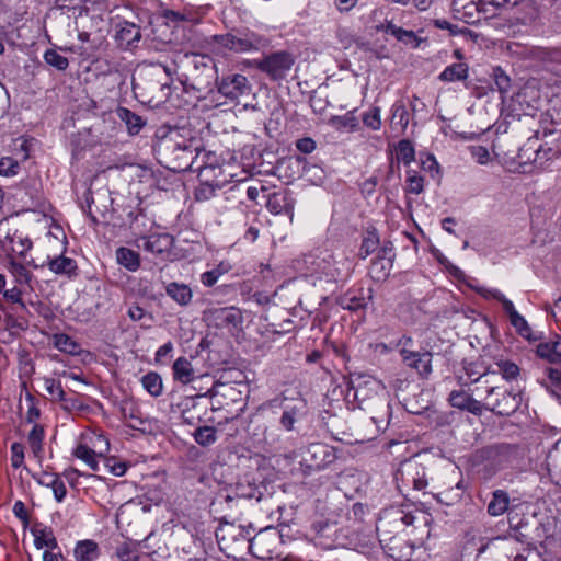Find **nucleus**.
I'll list each match as a JSON object with an SVG mask.
<instances>
[{"label":"nucleus","instance_id":"25","mask_svg":"<svg viewBox=\"0 0 561 561\" xmlns=\"http://www.w3.org/2000/svg\"><path fill=\"white\" fill-rule=\"evenodd\" d=\"M115 255L117 263L130 272L137 271L140 266V256L138 252L129 248H118L115 252Z\"/></svg>","mask_w":561,"mask_h":561},{"label":"nucleus","instance_id":"10","mask_svg":"<svg viewBox=\"0 0 561 561\" xmlns=\"http://www.w3.org/2000/svg\"><path fill=\"white\" fill-rule=\"evenodd\" d=\"M217 89L226 99L237 101L240 96L249 95L252 91V85L245 76L229 73L217 80Z\"/></svg>","mask_w":561,"mask_h":561},{"label":"nucleus","instance_id":"43","mask_svg":"<svg viewBox=\"0 0 561 561\" xmlns=\"http://www.w3.org/2000/svg\"><path fill=\"white\" fill-rule=\"evenodd\" d=\"M228 272V268L225 267L222 263L217 265L215 268L204 272L201 275V282L204 286L211 287L214 286L219 277Z\"/></svg>","mask_w":561,"mask_h":561},{"label":"nucleus","instance_id":"45","mask_svg":"<svg viewBox=\"0 0 561 561\" xmlns=\"http://www.w3.org/2000/svg\"><path fill=\"white\" fill-rule=\"evenodd\" d=\"M363 123L371 130H378L381 126L380 108L375 106L363 114Z\"/></svg>","mask_w":561,"mask_h":561},{"label":"nucleus","instance_id":"44","mask_svg":"<svg viewBox=\"0 0 561 561\" xmlns=\"http://www.w3.org/2000/svg\"><path fill=\"white\" fill-rule=\"evenodd\" d=\"M116 556L122 561H139V553L136 546L127 542L117 547Z\"/></svg>","mask_w":561,"mask_h":561},{"label":"nucleus","instance_id":"8","mask_svg":"<svg viewBox=\"0 0 561 561\" xmlns=\"http://www.w3.org/2000/svg\"><path fill=\"white\" fill-rule=\"evenodd\" d=\"M198 171L199 185L195 190V198L198 202H205L216 195V192L224 186L225 181L218 180L222 173L219 167L196 165Z\"/></svg>","mask_w":561,"mask_h":561},{"label":"nucleus","instance_id":"24","mask_svg":"<svg viewBox=\"0 0 561 561\" xmlns=\"http://www.w3.org/2000/svg\"><path fill=\"white\" fill-rule=\"evenodd\" d=\"M309 453L314 459H320V461H316L314 463L318 468L325 467L336 458L334 449L322 443L312 444L309 448Z\"/></svg>","mask_w":561,"mask_h":561},{"label":"nucleus","instance_id":"33","mask_svg":"<svg viewBox=\"0 0 561 561\" xmlns=\"http://www.w3.org/2000/svg\"><path fill=\"white\" fill-rule=\"evenodd\" d=\"M77 561H94L99 557V546L93 540L79 541L75 548Z\"/></svg>","mask_w":561,"mask_h":561},{"label":"nucleus","instance_id":"52","mask_svg":"<svg viewBox=\"0 0 561 561\" xmlns=\"http://www.w3.org/2000/svg\"><path fill=\"white\" fill-rule=\"evenodd\" d=\"M55 345L62 352H67L70 354L76 353V348L78 347L77 343L66 334H57L55 335Z\"/></svg>","mask_w":561,"mask_h":561},{"label":"nucleus","instance_id":"29","mask_svg":"<svg viewBox=\"0 0 561 561\" xmlns=\"http://www.w3.org/2000/svg\"><path fill=\"white\" fill-rule=\"evenodd\" d=\"M32 533L34 536V546L37 549L46 547L53 550L58 548L57 539L50 527L34 528Z\"/></svg>","mask_w":561,"mask_h":561},{"label":"nucleus","instance_id":"16","mask_svg":"<svg viewBox=\"0 0 561 561\" xmlns=\"http://www.w3.org/2000/svg\"><path fill=\"white\" fill-rule=\"evenodd\" d=\"M454 12L467 24H476L481 20V12L474 1L457 0L454 2Z\"/></svg>","mask_w":561,"mask_h":561},{"label":"nucleus","instance_id":"9","mask_svg":"<svg viewBox=\"0 0 561 561\" xmlns=\"http://www.w3.org/2000/svg\"><path fill=\"white\" fill-rule=\"evenodd\" d=\"M394 479L401 492L402 486H412L416 491H422L427 485L424 466L413 460L401 463L396 472Z\"/></svg>","mask_w":561,"mask_h":561},{"label":"nucleus","instance_id":"2","mask_svg":"<svg viewBox=\"0 0 561 561\" xmlns=\"http://www.w3.org/2000/svg\"><path fill=\"white\" fill-rule=\"evenodd\" d=\"M353 397L362 410L368 411L378 431H385L390 422L391 407L385 386L373 377L358 376L351 379Z\"/></svg>","mask_w":561,"mask_h":561},{"label":"nucleus","instance_id":"5","mask_svg":"<svg viewBox=\"0 0 561 561\" xmlns=\"http://www.w3.org/2000/svg\"><path fill=\"white\" fill-rule=\"evenodd\" d=\"M214 42L234 53L259 50L267 45V39L252 32L228 33L213 36Z\"/></svg>","mask_w":561,"mask_h":561},{"label":"nucleus","instance_id":"54","mask_svg":"<svg viewBox=\"0 0 561 561\" xmlns=\"http://www.w3.org/2000/svg\"><path fill=\"white\" fill-rule=\"evenodd\" d=\"M10 449L12 467L20 468L24 462V446L21 443H13Z\"/></svg>","mask_w":561,"mask_h":561},{"label":"nucleus","instance_id":"56","mask_svg":"<svg viewBox=\"0 0 561 561\" xmlns=\"http://www.w3.org/2000/svg\"><path fill=\"white\" fill-rule=\"evenodd\" d=\"M21 245L23 247V249L18 253V255L21 259V261L24 262L26 267L31 266L33 268H43L44 266H46V261L38 264L35 262L34 259L25 260V252L30 250L32 247V242L30 240H26L25 242L21 241Z\"/></svg>","mask_w":561,"mask_h":561},{"label":"nucleus","instance_id":"30","mask_svg":"<svg viewBox=\"0 0 561 561\" xmlns=\"http://www.w3.org/2000/svg\"><path fill=\"white\" fill-rule=\"evenodd\" d=\"M167 294L179 305L186 306L192 300V290L191 288L185 284H179V283H170L165 287Z\"/></svg>","mask_w":561,"mask_h":561},{"label":"nucleus","instance_id":"36","mask_svg":"<svg viewBox=\"0 0 561 561\" xmlns=\"http://www.w3.org/2000/svg\"><path fill=\"white\" fill-rule=\"evenodd\" d=\"M44 427L39 424H34L28 433V444L35 457L41 458L43 453Z\"/></svg>","mask_w":561,"mask_h":561},{"label":"nucleus","instance_id":"64","mask_svg":"<svg viewBox=\"0 0 561 561\" xmlns=\"http://www.w3.org/2000/svg\"><path fill=\"white\" fill-rule=\"evenodd\" d=\"M296 147L302 153H311L316 149V142L313 139L306 137L298 139Z\"/></svg>","mask_w":561,"mask_h":561},{"label":"nucleus","instance_id":"22","mask_svg":"<svg viewBox=\"0 0 561 561\" xmlns=\"http://www.w3.org/2000/svg\"><path fill=\"white\" fill-rule=\"evenodd\" d=\"M116 115L125 124L130 135L139 134L141 128L145 126L142 117L126 107H118L116 110Z\"/></svg>","mask_w":561,"mask_h":561},{"label":"nucleus","instance_id":"14","mask_svg":"<svg viewBox=\"0 0 561 561\" xmlns=\"http://www.w3.org/2000/svg\"><path fill=\"white\" fill-rule=\"evenodd\" d=\"M283 409L279 423L286 431H293L295 423L306 414L307 402L302 398L293 399L285 403Z\"/></svg>","mask_w":561,"mask_h":561},{"label":"nucleus","instance_id":"15","mask_svg":"<svg viewBox=\"0 0 561 561\" xmlns=\"http://www.w3.org/2000/svg\"><path fill=\"white\" fill-rule=\"evenodd\" d=\"M414 522V516L411 514H403L402 510L394 508L386 511L383 516L379 519L377 531L389 533L388 528L391 524L394 526V533L402 529V525L410 526Z\"/></svg>","mask_w":561,"mask_h":561},{"label":"nucleus","instance_id":"59","mask_svg":"<svg viewBox=\"0 0 561 561\" xmlns=\"http://www.w3.org/2000/svg\"><path fill=\"white\" fill-rule=\"evenodd\" d=\"M467 407L463 411L470 412L473 415L480 416L484 410H486V400L484 402H481L474 398H470L469 402H467Z\"/></svg>","mask_w":561,"mask_h":561},{"label":"nucleus","instance_id":"3","mask_svg":"<svg viewBox=\"0 0 561 561\" xmlns=\"http://www.w3.org/2000/svg\"><path fill=\"white\" fill-rule=\"evenodd\" d=\"M486 410L497 415L508 416L520 405L522 398L504 387H485Z\"/></svg>","mask_w":561,"mask_h":561},{"label":"nucleus","instance_id":"57","mask_svg":"<svg viewBox=\"0 0 561 561\" xmlns=\"http://www.w3.org/2000/svg\"><path fill=\"white\" fill-rule=\"evenodd\" d=\"M470 153L472 158L481 165L486 164L490 161V152L483 146H471Z\"/></svg>","mask_w":561,"mask_h":561},{"label":"nucleus","instance_id":"62","mask_svg":"<svg viewBox=\"0 0 561 561\" xmlns=\"http://www.w3.org/2000/svg\"><path fill=\"white\" fill-rule=\"evenodd\" d=\"M49 488L53 490L55 500L59 503L62 502L67 495V489L60 477Z\"/></svg>","mask_w":561,"mask_h":561},{"label":"nucleus","instance_id":"51","mask_svg":"<svg viewBox=\"0 0 561 561\" xmlns=\"http://www.w3.org/2000/svg\"><path fill=\"white\" fill-rule=\"evenodd\" d=\"M535 154H536V157L534 159L535 162H538L542 159L550 160L560 154V148L559 147L553 148L551 146H548V142H546L545 145H540L539 148L536 149Z\"/></svg>","mask_w":561,"mask_h":561},{"label":"nucleus","instance_id":"37","mask_svg":"<svg viewBox=\"0 0 561 561\" xmlns=\"http://www.w3.org/2000/svg\"><path fill=\"white\" fill-rule=\"evenodd\" d=\"M330 123L337 130H346L351 133L357 130L359 125L353 112H348L342 116H333Z\"/></svg>","mask_w":561,"mask_h":561},{"label":"nucleus","instance_id":"1","mask_svg":"<svg viewBox=\"0 0 561 561\" xmlns=\"http://www.w3.org/2000/svg\"><path fill=\"white\" fill-rule=\"evenodd\" d=\"M201 150L198 138H185L179 130L170 131L154 146L159 162L173 172L195 171Z\"/></svg>","mask_w":561,"mask_h":561},{"label":"nucleus","instance_id":"12","mask_svg":"<svg viewBox=\"0 0 561 561\" xmlns=\"http://www.w3.org/2000/svg\"><path fill=\"white\" fill-rule=\"evenodd\" d=\"M174 238L169 233H157L137 239V245L156 255L169 254L173 248Z\"/></svg>","mask_w":561,"mask_h":561},{"label":"nucleus","instance_id":"63","mask_svg":"<svg viewBox=\"0 0 561 561\" xmlns=\"http://www.w3.org/2000/svg\"><path fill=\"white\" fill-rule=\"evenodd\" d=\"M495 300L502 304V307L510 319L513 318L514 314L516 316L518 313L513 302L510 299H507L503 294H495Z\"/></svg>","mask_w":561,"mask_h":561},{"label":"nucleus","instance_id":"38","mask_svg":"<svg viewBox=\"0 0 561 561\" xmlns=\"http://www.w3.org/2000/svg\"><path fill=\"white\" fill-rule=\"evenodd\" d=\"M142 387L152 396L159 397L162 393V379L157 373H148L141 378Z\"/></svg>","mask_w":561,"mask_h":561},{"label":"nucleus","instance_id":"48","mask_svg":"<svg viewBox=\"0 0 561 561\" xmlns=\"http://www.w3.org/2000/svg\"><path fill=\"white\" fill-rule=\"evenodd\" d=\"M510 322L512 327L516 329L520 336L527 340L531 339V329L523 316H520L519 313H517L516 316L514 314V317L510 319Z\"/></svg>","mask_w":561,"mask_h":561},{"label":"nucleus","instance_id":"32","mask_svg":"<svg viewBox=\"0 0 561 561\" xmlns=\"http://www.w3.org/2000/svg\"><path fill=\"white\" fill-rule=\"evenodd\" d=\"M270 537H272V540L275 541L276 533L272 528H266L264 530H261L250 540L249 548L254 556H256L257 558H265L262 548L270 541Z\"/></svg>","mask_w":561,"mask_h":561},{"label":"nucleus","instance_id":"28","mask_svg":"<svg viewBox=\"0 0 561 561\" xmlns=\"http://www.w3.org/2000/svg\"><path fill=\"white\" fill-rule=\"evenodd\" d=\"M468 65L465 62L453 64L447 66L438 76L443 82L461 81L468 78Z\"/></svg>","mask_w":561,"mask_h":561},{"label":"nucleus","instance_id":"13","mask_svg":"<svg viewBox=\"0 0 561 561\" xmlns=\"http://www.w3.org/2000/svg\"><path fill=\"white\" fill-rule=\"evenodd\" d=\"M266 208L274 215H287L291 220L294 217L295 199L288 191L274 192L267 197Z\"/></svg>","mask_w":561,"mask_h":561},{"label":"nucleus","instance_id":"18","mask_svg":"<svg viewBox=\"0 0 561 561\" xmlns=\"http://www.w3.org/2000/svg\"><path fill=\"white\" fill-rule=\"evenodd\" d=\"M536 354L538 357L552 363H561V337L541 342L536 347Z\"/></svg>","mask_w":561,"mask_h":561},{"label":"nucleus","instance_id":"49","mask_svg":"<svg viewBox=\"0 0 561 561\" xmlns=\"http://www.w3.org/2000/svg\"><path fill=\"white\" fill-rule=\"evenodd\" d=\"M470 398H471V396H469L465 391L454 390L449 393L448 401L451 407L463 411L466 409V407L468 404L467 402H469Z\"/></svg>","mask_w":561,"mask_h":561},{"label":"nucleus","instance_id":"17","mask_svg":"<svg viewBox=\"0 0 561 561\" xmlns=\"http://www.w3.org/2000/svg\"><path fill=\"white\" fill-rule=\"evenodd\" d=\"M371 295L366 296L363 289L357 291H347L339 298V305L346 310L358 311L368 305Z\"/></svg>","mask_w":561,"mask_h":561},{"label":"nucleus","instance_id":"58","mask_svg":"<svg viewBox=\"0 0 561 561\" xmlns=\"http://www.w3.org/2000/svg\"><path fill=\"white\" fill-rule=\"evenodd\" d=\"M33 478L36 480L38 484L49 488L53 485L55 481H57V478H59V476L57 473L42 471L37 474H33Z\"/></svg>","mask_w":561,"mask_h":561},{"label":"nucleus","instance_id":"60","mask_svg":"<svg viewBox=\"0 0 561 561\" xmlns=\"http://www.w3.org/2000/svg\"><path fill=\"white\" fill-rule=\"evenodd\" d=\"M399 118L398 123L401 125L402 129H404L409 124V114L405 110L404 105H394L392 113V121Z\"/></svg>","mask_w":561,"mask_h":561},{"label":"nucleus","instance_id":"26","mask_svg":"<svg viewBox=\"0 0 561 561\" xmlns=\"http://www.w3.org/2000/svg\"><path fill=\"white\" fill-rule=\"evenodd\" d=\"M8 270L20 285H30L33 279V274L27 270L24 262L18 261L11 256L8 260Z\"/></svg>","mask_w":561,"mask_h":561},{"label":"nucleus","instance_id":"21","mask_svg":"<svg viewBox=\"0 0 561 561\" xmlns=\"http://www.w3.org/2000/svg\"><path fill=\"white\" fill-rule=\"evenodd\" d=\"M525 58L539 60L561 62V48H545V47H528L522 53Z\"/></svg>","mask_w":561,"mask_h":561},{"label":"nucleus","instance_id":"53","mask_svg":"<svg viewBox=\"0 0 561 561\" xmlns=\"http://www.w3.org/2000/svg\"><path fill=\"white\" fill-rule=\"evenodd\" d=\"M494 81L501 93L508 91L511 87V79L500 67L494 69Z\"/></svg>","mask_w":561,"mask_h":561},{"label":"nucleus","instance_id":"55","mask_svg":"<svg viewBox=\"0 0 561 561\" xmlns=\"http://www.w3.org/2000/svg\"><path fill=\"white\" fill-rule=\"evenodd\" d=\"M105 467L108 469V471L112 474H114L116 477H123L127 470L126 462L117 461L115 458H106Z\"/></svg>","mask_w":561,"mask_h":561},{"label":"nucleus","instance_id":"34","mask_svg":"<svg viewBox=\"0 0 561 561\" xmlns=\"http://www.w3.org/2000/svg\"><path fill=\"white\" fill-rule=\"evenodd\" d=\"M379 243H380V240H379V236H378L376 229L368 230L363 238V241H362V244L359 248V252H358V256L362 260H365L368 255H370L371 253H374L377 250Z\"/></svg>","mask_w":561,"mask_h":561},{"label":"nucleus","instance_id":"50","mask_svg":"<svg viewBox=\"0 0 561 561\" xmlns=\"http://www.w3.org/2000/svg\"><path fill=\"white\" fill-rule=\"evenodd\" d=\"M46 391L53 397L54 400H65V391L59 381L53 378H45L44 380Z\"/></svg>","mask_w":561,"mask_h":561},{"label":"nucleus","instance_id":"40","mask_svg":"<svg viewBox=\"0 0 561 561\" xmlns=\"http://www.w3.org/2000/svg\"><path fill=\"white\" fill-rule=\"evenodd\" d=\"M397 158L404 164H410L415 158V150L409 139H402L397 146Z\"/></svg>","mask_w":561,"mask_h":561},{"label":"nucleus","instance_id":"4","mask_svg":"<svg viewBox=\"0 0 561 561\" xmlns=\"http://www.w3.org/2000/svg\"><path fill=\"white\" fill-rule=\"evenodd\" d=\"M186 57L192 66L190 76L193 89L198 91L209 89L216 79V64L214 59L201 54H192Z\"/></svg>","mask_w":561,"mask_h":561},{"label":"nucleus","instance_id":"31","mask_svg":"<svg viewBox=\"0 0 561 561\" xmlns=\"http://www.w3.org/2000/svg\"><path fill=\"white\" fill-rule=\"evenodd\" d=\"M386 33L394 36L399 42L404 44H412L413 47H419L421 39L417 38L413 31L403 30L402 27L397 26L392 22H387L385 26H382Z\"/></svg>","mask_w":561,"mask_h":561},{"label":"nucleus","instance_id":"27","mask_svg":"<svg viewBox=\"0 0 561 561\" xmlns=\"http://www.w3.org/2000/svg\"><path fill=\"white\" fill-rule=\"evenodd\" d=\"M116 37L121 42V45H131L141 38L140 27L125 21L119 24Z\"/></svg>","mask_w":561,"mask_h":561},{"label":"nucleus","instance_id":"7","mask_svg":"<svg viewBox=\"0 0 561 561\" xmlns=\"http://www.w3.org/2000/svg\"><path fill=\"white\" fill-rule=\"evenodd\" d=\"M295 59L291 54L280 50L255 60V67L267 75L271 80L284 79L291 69Z\"/></svg>","mask_w":561,"mask_h":561},{"label":"nucleus","instance_id":"46","mask_svg":"<svg viewBox=\"0 0 561 561\" xmlns=\"http://www.w3.org/2000/svg\"><path fill=\"white\" fill-rule=\"evenodd\" d=\"M496 366L503 378L506 380L516 379L519 375V367L511 360H499Z\"/></svg>","mask_w":561,"mask_h":561},{"label":"nucleus","instance_id":"42","mask_svg":"<svg viewBox=\"0 0 561 561\" xmlns=\"http://www.w3.org/2000/svg\"><path fill=\"white\" fill-rule=\"evenodd\" d=\"M424 179L416 171H408L407 173V192L419 195L424 190Z\"/></svg>","mask_w":561,"mask_h":561},{"label":"nucleus","instance_id":"61","mask_svg":"<svg viewBox=\"0 0 561 561\" xmlns=\"http://www.w3.org/2000/svg\"><path fill=\"white\" fill-rule=\"evenodd\" d=\"M73 455L83 460L85 463L91 460L94 456H96L95 451L88 447L87 445L80 444L73 450Z\"/></svg>","mask_w":561,"mask_h":561},{"label":"nucleus","instance_id":"35","mask_svg":"<svg viewBox=\"0 0 561 561\" xmlns=\"http://www.w3.org/2000/svg\"><path fill=\"white\" fill-rule=\"evenodd\" d=\"M392 268V261L374 259L369 268V275L377 282L385 280Z\"/></svg>","mask_w":561,"mask_h":561},{"label":"nucleus","instance_id":"6","mask_svg":"<svg viewBox=\"0 0 561 561\" xmlns=\"http://www.w3.org/2000/svg\"><path fill=\"white\" fill-rule=\"evenodd\" d=\"M208 327L225 329L229 332L238 330L243 323L242 311L237 307H213L204 311Z\"/></svg>","mask_w":561,"mask_h":561},{"label":"nucleus","instance_id":"11","mask_svg":"<svg viewBox=\"0 0 561 561\" xmlns=\"http://www.w3.org/2000/svg\"><path fill=\"white\" fill-rule=\"evenodd\" d=\"M400 355L402 357L403 363L417 371L420 377L426 379L432 374V353L431 352H413L408 348L402 347L400 350Z\"/></svg>","mask_w":561,"mask_h":561},{"label":"nucleus","instance_id":"20","mask_svg":"<svg viewBox=\"0 0 561 561\" xmlns=\"http://www.w3.org/2000/svg\"><path fill=\"white\" fill-rule=\"evenodd\" d=\"M510 495L505 490L497 489L492 492V497L486 506V512L492 517L502 516L510 507Z\"/></svg>","mask_w":561,"mask_h":561},{"label":"nucleus","instance_id":"19","mask_svg":"<svg viewBox=\"0 0 561 561\" xmlns=\"http://www.w3.org/2000/svg\"><path fill=\"white\" fill-rule=\"evenodd\" d=\"M46 266L57 275H65L71 277L76 275L77 263L75 260L59 255L56 257L48 256L46 260Z\"/></svg>","mask_w":561,"mask_h":561},{"label":"nucleus","instance_id":"41","mask_svg":"<svg viewBox=\"0 0 561 561\" xmlns=\"http://www.w3.org/2000/svg\"><path fill=\"white\" fill-rule=\"evenodd\" d=\"M44 60L57 70H66L69 66L68 59L54 49H48L44 54Z\"/></svg>","mask_w":561,"mask_h":561},{"label":"nucleus","instance_id":"47","mask_svg":"<svg viewBox=\"0 0 561 561\" xmlns=\"http://www.w3.org/2000/svg\"><path fill=\"white\" fill-rule=\"evenodd\" d=\"M20 171V163L11 158L3 157L0 159V175L3 176H14Z\"/></svg>","mask_w":561,"mask_h":561},{"label":"nucleus","instance_id":"39","mask_svg":"<svg viewBox=\"0 0 561 561\" xmlns=\"http://www.w3.org/2000/svg\"><path fill=\"white\" fill-rule=\"evenodd\" d=\"M194 438L201 446H210L217 439L216 430L213 426H202L195 430Z\"/></svg>","mask_w":561,"mask_h":561},{"label":"nucleus","instance_id":"23","mask_svg":"<svg viewBox=\"0 0 561 561\" xmlns=\"http://www.w3.org/2000/svg\"><path fill=\"white\" fill-rule=\"evenodd\" d=\"M173 377L183 385L190 383L195 378V371L191 360L185 357H179L173 364Z\"/></svg>","mask_w":561,"mask_h":561}]
</instances>
